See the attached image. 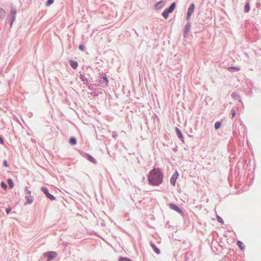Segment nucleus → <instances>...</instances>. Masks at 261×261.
Here are the masks:
<instances>
[{
	"label": "nucleus",
	"instance_id": "aec40b11",
	"mask_svg": "<svg viewBox=\"0 0 261 261\" xmlns=\"http://www.w3.org/2000/svg\"><path fill=\"white\" fill-rule=\"evenodd\" d=\"M16 10L14 8H12V9H11V14H12V16H16Z\"/></svg>",
	"mask_w": 261,
	"mask_h": 261
},
{
	"label": "nucleus",
	"instance_id": "f3484780",
	"mask_svg": "<svg viewBox=\"0 0 261 261\" xmlns=\"http://www.w3.org/2000/svg\"><path fill=\"white\" fill-rule=\"evenodd\" d=\"M221 126V123L219 121H217L215 123V128L216 129H218Z\"/></svg>",
	"mask_w": 261,
	"mask_h": 261
},
{
	"label": "nucleus",
	"instance_id": "423d86ee",
	"mask_svg": "<svg viewBox=\"0 0 261 261\" xmlns=\"http://www.w3.org/2000/svg\"><path fill=\"white\" fill-rule=\"evenodd\" d=\"M178 173L177 171H176L173 173V174L172 175V176L170 179V182L172 185H175L176 179L178 177Z\"/></svg>",
	"mask_w": 261,
	"mask_h": 261
},
{
	"label": "nucleus",
	"instance_id": "9d476101",
	"mask_svg": "<svg viewBox=\"0 0 261 261\" xmlns=\"http://www.w3.org/2000/svg\"><path fill=\"white\" fill-rule=\"evenodd\" d=\"M175 130H176V134L178 136V137L180 139H183V136H182L181 132L180 131V130L177 127H176Z\"/></svg>",
	"mask_w": 261,
	"mask_h": 261
},
{
	"label": "nucleus",
	"instance_id": "39448f33",
	"mask_svg": "<svg viewBox=\"0 0 261 261\" xmlns=\"http://www.w3.org/2000/svg\"><path fill=\"white\" fill-rule=\"evenodd\" d=\"M42 190L43 192V193L46 195V196L48 198H49L50 199H51V200H55V197L53 195H51L48 192V189H47V188L43 187L42 188Z\"/></svg>",
	"mask_w": 261,
	"mask_h": 261
},
{
	"label": "nucleus",
	"instance_id": "4be33fe9",
	"mask_svg": "<svg viewBox=\"0 0 261 261\" xmlns=\"http://www.w3.org/2000/svg\"><path fill=\"white\" fill-rule=\"evenodd\" d=\"M217 218L218 222L222 223H223V219L220 216H217Z\"/></svg>",
	"mask_w": 261,
	"mask_h": 261
},
{
	"label": "nucleus",
	"instance_id": "2f4dec72",
	"mask_svg": "<svg viewBox=\"0 0 261 261\" xmlns=\"http://www.w3.org/2000/svg\"><path fill=\"white\" fill-rule=\"evenodd\" d=\"M0 143L1 144H3L4 143V141L1 137H0Z\"/></svg>",
	"mask_w": 261,
	"mask_h": 261
},
{
	"label": "nucleus",
	"instance_id": "a211bd4d",
	"mask_svg": "<svg viewBox=\"0 0 261 261\" xmlns=\"http://www.w3.org/2000/svg\"><path fill=\"white\" fill-rule=\"evenodd\" d=\"M1 187L4 189V190H6L7 189V186L6 185V184L3 182V181H2L1 183Z\"/></svg>",
	"mask_w": 261,
	"mask_h": 261
},
{
	"label": "nucleus",
	"instance_id": "f8f14e48",
	"mask_svg": "<svg viewBox=\"0 0 261 261\" xmlns=\"http://www.w3.org/2000/svg\"><path fill=\"white\" fill-rule=\"evenodd\" d=\"M88 160L91 162L92 163H94V164H96V161L95 160V159L93 158L92 156H91L90 155H88Z\"/></svg>",
	"mask_w": 261,
	"mask_h": 261
},
{
	"label": "nucleus",
	"instance_id": "4468645a",
	"mask_svg": "<svg viewBox=\"0 0 261 261\" xmlns=\"http://www.w3.org/2000/svg\"><path fill=\"white\" fill-rule=\"evenodd\" d=\"M69 143L71 145H75L76 143V140L74 138H71L69 140Z\"/></svg>",
	"mask_w": 261,
	"mask_h": 261
},
{
	"label": "nucleus",
	"instance_id": "f257e3e1",
	"mask_svg": "<svg viewBox=\"0 0 261 261\" xmlns=\"http://www.w3.org/2000/svg\"><path fill=\"white\" fill-rule=\"evenodd\" d=\"M148 180L153 185H158L162 181L161 172L158 170L153 169L149 173Z\"/></svg>",
	"mask_w": 261,
	"mask_h": 261
},
{
	"label": "nucleus",
	"instance_id": "7c9ffc66",
	"mask_svg": "<svg viewBox=\"0 0 261 261\" xmlns=\"http://www.w3.org/2000/svg\"><path fill=\"white\" fill-rule=\"evenodd\" d=\"M229 69H235L236 70H239L240 69L239 68H237V67H229Z\"/></svg>",
	"mask_w": 261,
	"mask_h": 261
},
{
	"label": "nucleus",
	"instance_id": "ddd939ff",
	"mask_svg": "<svg viewBox=\"0 0 261 261\" xmlns=\"http://www.w3.org/2000/svg\"><path fill=\"white\" fill-rule=\"evenodd\" d=\"M250 10V6L249 3H246L244 7V11L245 12H248Z\"/></svg>",
	"mask_w": 261,
	"mask_h": 261
},
{
	"label": "nucleus",
	"instance_id": "393cba45",
	"mask_svg": "<svg viewBox=\"0 0 261 261\" xmlns=\"http://www.w3.org/2000/svg\"><path fill=\"white\" fill-rule=\"evenodd\" d=\"M15 16H12V18H11V24L10 25L12 26V23L14 22V21H15Z\"/></svg>",
	"mask_w": 261,
	"mask_h": 261
},
{
	"label": "nucleus",
	"instance_id": "dca6fc26",
	"mask_svg": "<svg viewBox=\"0 0 261 261\" xmlns=\"http://www.w3.org/2000/svg\"><path fill=\"white\" fill-rule=\"evenodd\" d=\"M237 245L242 250L244 249V246H243V243L242 242L238 241L237 242Z\"/></svg>",
	"mask_w": 261,
	"mask_h": 261
},
{
	"label": "nucleus",
	"instance_id": "6ab92c4d",
	"mask_svg": "<svg viewBox=\"0 0 261 261\" xmlns=\"http://www.w3.org/2000/svg\"><path fill=\"white\" fill-rule=\"evenodd\" d=\"M152 247L154 250V251L157 253V254H159L160 253V250L159 249L156 248L155 246L152 245Z\"/></svg>",
	"mask_w": 261,
	"mask_h": 261
},
{
	"label": "nucleus",
	"instance_id": "5701e85b",
	"mask_svg": "<svg viewBox=\"0 0 261 261\" xmlns=\"http://www.w3.org/2000/svg\"><path fill=\"white\" fill-rule=\"evenodd\" d=\"M54 2V0H48L47 2V5L49 6L51 4H52Z\"/></svg>",
	"mask_w": 261,
	"mask_h": 261
},
{
	"label": "nucleus",
	"instance_id": "1a4fd4ad",
	"mask_svg": "<svg viewBox=\"0 0 261 261\" xmlns=\"http://www.w3.org/2000/svg\"><path fill=\"white\" fill-rule=\"evenodd\" d=\"M6 14L5 10L0 8V17L4 18L6 16Z\"/></svg>",
	"mask_w": 261,
	"mask_h": 261
},
{
	"label": "nucleus",
	"instance_id": "0eeeda50",
	"mask_svg": "<svg viewBox=\"0 0 261 261\" xmlns=\"http://www.w3.org/2000/svg\"><path fill=\"white\" fill-rule=\"evenodd\" d=\"M169 206L170 207L176 211L177 212H178V213L179 214H182L183 212L182 211H181V210L180 208H179L175 204H169Z\"/></svg>",
	"mask_w": 261,
	"mask_h": 261
},
{
	"label": "nucleus",
	"instance_id": "a878e982",
	"mask_svg": "<svg viewBox=\"0 0 261 261\" xmlns=\"http://www.w3.org/2000/svg\"><path fill=\"white\" fill-rule=\"evenodd\" d=\"M103 79L105 81L106 85H108V80L107 77L106 76H105L103 77Z\"/></svg>",
	"mask_w": 261,
	"mask_h": 261
},
{
	"label": "nucleus",
	"instance_id": "f03ea898",
	"mask_svg": "<svg viewBox=\"0 0 261 261\" xmlns=\"http://www.w3.org/2000/svg\"><path fill=\"white\" fill-rule=\"evenodd\" d=\"M44 256L47 258V261H50L57 256V253L55 251H49L44 253Z\"/></svg>",
	"mask_w": 261,
	"mask_h": 261
},
{
	"label": "nucleus",
	"instance_id": "7ed1b4c3",
	"mask_svg": "<svg viewBox=\"0 0 261 261\" xmlns=\"http://www.w3.org/2000/svg\"><path fill=\"white\" fill-rule=\"evenodd\" d=\"M175 8V3H173L171 4L170 7L166 11H164V18H167L168 16V14L173 12L174 9Z\"/></svg>",
	"mask_w": 261,
	"mask_h": 261
},
{
	"label": "nucleus",
	"instance_id": "412c9836",
	"mask_svg": "<svg viewBox=\"0 0 261 261\" xmlns=\"http://www.w3.org/2000/svg\"><path fill=\"white\" fill-rule=\"evenodd\" d=\"M120 261H132L131 259L126 257H121L120 258Z\"/></svg>",
	"mask_w": 261,
	"mask_h": 261
},
{
	"label": "nucleus",
	"instance_id": "20e7f679",
	"mask_svg": "<svg viewBox=\"0 0 261 261\" xmlns=\"http://www.w3.org/2000/svg\"><path fill=\"white\" fill-rule=\"evenodd\" d=\"M195 9V5L194 4H192L189 8H188V12H187V20H189L192 13L194 12Z\"/></svg>",
	"mask_w": 261,
	"mask_h": 261
},
{
	"label": "nucleus",
	"instance_id": "6e6552de",
	"mask_svg": "<svg viewBox=\"0 0 261 261\" xmlns=\"http://www.w3.org/2000/svg\"><path fill=\"white\" fill-rule=\"evenodd\" d=\"M70 65L72 67V68L74 69H75L76 68H77V67L78 66L77 62L76 61H72V60L70 61Z\"/></svg>",
	"mask_w": 261,
	"mask_h": 261
},
{
	"label": "nucleus",
	"instance_id": "c756f323",
	"mask_svg": "<svg viewBox=\"0 0 261 261\" xmlns=\"http://www.w3.org/2000/svg\"><path fill=\"white\" fill-rule=\"evenodd\" d=\"M4 166H6V167H8V164L7 163V161H6V160H5V161H4Z\"/></svg>",
	"mask_w": 261,
	"mask_h": 261
},
{
	"label": "nucleus",
	"instance_id": "cd10ccee",
	"mask_svg": "<svg viewBox=\"0 0 261 261\" xmlns=\"http://www.w3.org/2000/svg\"><path fill=\"white\" fill-rule=\"evenodd\" d=\"M231 114H232V117H234L236 116V111L234 110H232L231 111Z\"/></svg>",
	"mask_w": 261,
	"mask_h": 261
},
{
	"label": "nucleus",
	"instance_id": "bb28decb",
	"mask_svg": "<svg viewBox=\"0 0 261 261\" xmlns=\"http://www.w3.org/2000/svg\"><path fill=\"white\" fill-rule=\"evenodd\" d=\"M11 210V208L10 207H7L6 209V211L7 214H9Z\"/></svg>",
	"mask_w": 261,
	"mask_h": 261
},
{
	"label": "nucleus",
	"instance_id": "9b49d317",
	"mask_svg": "<svg viewBox=\"0 0 261 261\" xmlns=\"http://www.w3.org/2000/svg\"><path fill=\"white\" fill-rule=\"evenodd\" d=\"M162 6H163L162 2L161 1H160V2H158V3H156V4L155 6V9L156 10L160 9L162 8Z\"/></svg>",
	"mask_w": 261,
	"mask_h": 261
},
{
	"label": "nucleus",
	"instance_id": "2eb2a0df",
	"mask_svg": "<svg viewBox=\"0 0 261 261\" xmlns=\"http://www.w3.org/2000/svg\"><path fill=\"white\" fill-rule=\"evenodd\" d=\"M8 182L9 184V187L11 189L13 188L14 187V184L12 180L10 178L8 179Z\"/></svg>",
	"mask_w": 261,
	"mask_h": 261
},
{
	"label": "nucleus",
	"instance_id": "b1692460",
	"mask_svg": "<svg viewBox=\"0 0 261 261\" xmlns=\"http://www.w3.org/2000/svg\"><path fill=\"white\" fill-rule=\"evenodd\" d=\"M80 79H81L82 81H83L84 82L85 81V80H87V79L85 78V76L83 74L80 75Z\"/></svg>",
	"mask_w": 261,
	"mask_h": 261
},
{
	"label": "nucleus",
	"instance_id": "c85d7f7f",
	"mask_svg": "<svg viewBox=\"0 0 261 261\" xmlns=\"http://www.w3.org/2000/svg\"><path fill=\"white\" fill-rule=\"evenodd\" d=\"M79 48L81 50H84L85 49V47L83 45H80L79 46Z\"/></svg>",
	"mask_w": 261,
	"mask_h": 261
}]
</instances>
